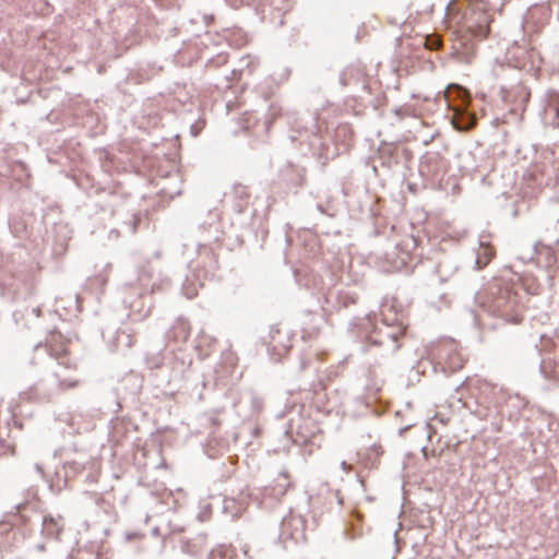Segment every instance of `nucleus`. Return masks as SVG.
<instances>
[{"label":"nucleus","mask_w":559,"mask_h":559,"mask_svg":"<svg viewBox=\"0 0 559 559\" xmlns=\"http://www.w3.org/2000/svg\"><path fill=\"white\" fill-rule=\"evenodd\" d=\"M209 559H231V558L224 549L216 548L210 552Z\"/></svg>","instance_id":"6e6552de"},{"label":"nucleus","mask_w":559,"mask_h":559,"mask_svg":"<svg viewBox=\"0 0 559 559\" xmlns=\"http://www.w3.org/2000/svg\"><path fill=\"white\" fill-rule=\"evenodd\" d=\"M73 559H96L93 554L87 551H78Z\"/></svg>","instance_id":"9d476101"},{"label":"nucleus","mask_w":559,"mask_h":559,"mask_svg":"<svg viewBox=\"0 0 559 559\" xmlns=\"http://www.w3.org/2000/svg\"><path fill=\"white\" fill-rule=\"evenodd\" d=\"M474 124H475V120L473 119V120H472V122L469 123V126L467 127V129L473 128V127H474Z\"/></svg>","instance_id":"4468645a"},{"label":"nucleus","mask_w":559,"mask_h":559,"mask_svg":"<svg viewBox=\"0 0 559 559\" xmlns=\"http://www.w3.org/2000/svg\"><path fill=\"white\" fill-rule=\"evenodd\" d=\"M78 384H79V380H76V379H74V380L62 379V380L59 381V386L62 390L73 389V388L78 386Z\"/></svg>","instance_id":"1a4fd4ad"},{"label":"nucleus","mask_w":559,"mask_h":559,"mask_svg":"<svg viewBox=\"0 0 559 559\" xmlns=\"http://www.w3.org/2000/svg\"><path fill=\"white\" fill-rule=\"evenodd\" d=\"M441 38L437 35H430L426 37L425 46L430 50H436L441 46Z\"/></svg>","instance_id":"0eeeda50"},{"label":"nucleus","mask_w":559,"mask_h":559,"mask_svg":"<svg viewBox=\"0 0 559 559\" xmlns=\"http://www.w3.org/2000/svg\"><path fill=\"white\" fill-rule=\"evenodd\" d=\"M496 250L489 242H480L476 255L477 269H484L495 258Z\"/></svg>","instance_id":"39448f33"},{"label":"nucleus","mask_w":559,"mask_h":559,"mask_svg":"<svg viewBox=\"0 0 559 559\" xmlns=\"http://www.w3.org/2000/svg\"><path fill=\"white\" fill-rule=\"evenodd\" d=\"M525 66H526V62H525L524 60H519V61L516 62V67H518V68H524Z\"/></svg>","instance_id":"ddd939ff"},{"label":"nucleus","mask_w":559,"mask_h":559,"mask_svg":"<svg viewBox=\"0 0 559 559\" xmlns=\"http://www.w3.org/2000/svg\"><path fill=\"white\" fill-rule=\"evenodd\" d=\"M68 354V350L66 348H62L60 352H55L51 349V355H53L57 359L63 358Z\"/></svg>","instance_id":"9b49d317"},{"label":"nucleus","mask_w":559,"mask_h":559,"mask_svg":"<svg viewBox=\"0 0 559 559\" xmlns=\"http://www.w3.org/2000/svg\"><path fill=\"white\" fill-rule=\"evenodd\" d=\"M10 431L9 425L0 427V447L5 455H14L16 450L15 440L11 438Z\"/></svg>","instance_id":"423d86ee"},{"label":"nucleus","mask_w":559,"mask_h":559,"mask_svg":"<svg viewBox=\"0 0 559 559\" xmlns=\"http://www.w3.org/2000/svg\"><path fill=\"white\" fill-rule=\"evenodd\" d=\"M467 28L476 37L486 38L489 33V26L492 21L487 5L481 0L473 2L469 12L466 15Z\"/></svg>","instance_id":"f257e3e1"},{"label":"nucleus","mask_w":559,"mask_h":559,"mask_svg":"<svg viewBox=\"0 0 559 559\" xmlns=\"http://www.w3.org/2000/svg\"><path fill=\"white\" fill-rule=\"evenodd\" d=\"M407 325H394L393 328L389 325H379L377 326L376 336L372 338L373 343L378 345H385L389 342L395 344L394 348H399L397 344L399 340L405 335Z\"/></svg>","instance_id":"f03ea898"},{"label":"nucleus","mask_w":559,"mask_h":559,"mask_svg":"<svg viewBox=\"0 0 559 559\" xmlns=\"http://www.w3.org/2000/svg\"><path fill=\"white\" fill-rule=\"evenodd\" d=\"M60 364L64 365L66 368H71V369L76 368V364L70 359H68L67 361H61Z\"/></svg>","instance_id":"f8f14e48"},{"label":"nucleus","mask_w":559,"mask_h":559,"mask_svg":"<svg viewBox=\"0 0 559 559\" xmlns=\"http://www.w3.org/2000/svg\"><path fill=\"white\" fill-rule=\"evenodd\" d=\"M191 326L185 319H178L168 331V338L175 343H185L190 337Z\"/></svg>","instance_id":"20e7f679"},{"label":"nucleus","mask_w":559,"mask_h":559,"mask_svg":"<svg viewBox=\"0 0 559 559\" xmlns=\"http://www.w3.org/2000/svg\"><path fill=\"white\" fill-rule=\"evenodd\" d=\"M381 324L393 328L394 325H406L405 314L393 304H385L381 309Z\"/></svg>","instance_id":"7ed1b4c3"}]
</instances>
